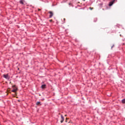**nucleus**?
I'll return each mask as SVG.
<instances>
[{
	"label": "nucleus",
	"mask_w": 125,
	"mask_h": 125,
	"mask_svg": "<svg viewBox=\"0 0 125 125\" xmlns=\"http://www.w3.org/2000/svg\"><path fill=\"white\" fill-rule=\"evenodd\" d=\"M114 46V45H113L112 46H111V48H113V47Z\"/></svg>",
	"instance_id": "f8f14e48"
},
{
	"label": "nucleus",
	"mask_w": 125,
	"mask_h": 125,
	"mask_svg": "<svg viewBox=\"0 0 125 125\" xmlns=\"http://www.w3.org/2000/svg\"><path fill=\"white\" fill-rule=\"evenodd\" d=\"M46 86V85L43 84L41 86L42 88H45V87Z\"/></svg>",
	"instance_id": "0eeeda50"
},
{
	"label": "nucleus",
	"mask_w": 125,
	"mask_h": 125,
	"mask_svg": "<svg viewBox=\"0 0 125 125\" xmlns=\"http://www.w3.org/2000/svg\"><path fill=\"white\" fill-rule=\"evenodd\" d=\"M38 10H39V11H40V10H41V9H39Z\"/></svg>",
	"instance_id": "dca6fc26"
},
{
	"label": "nucleus",
	"mask_w": 125,
	"mask_h": 125,
	"mask_svg": "<svg viewBox=\"0 0 125 125\" xmlns=\"http://www.w3.org/2000/svg\"><path fill=\"white\" fill-rule=\"evenodd\" d=\"M61 119L62 120L61 121V123H62L63 122H64V117H63V115H61Z\"/></svg>",
	"instance_id": "20e7f679"
},
{
	"label": "nucleus",
	"mask_w": 125,
	"mask_h": 125,
	"mask_svg": "<svg viewBox=\"0 0 125 125\" xmlns=\"http://www.w3.org/2000/svg\"><path fill=\"white\" fill-rule=\"evenodd\" d=\"M117 0H112L111 1L109 2V6H112L113 3H115V2H117Z\"/></svg>",
	"instance_id": "f257e3e1"
},
{
	"label": "nucleus",
	"mask_w": 125,
	"mask_h": 125,
	"mask_svg": "<svg viewBox=\"0 0 125 125\" xmlns=\"http://www.w3.org/2000/svg\"><path fill=\"white\" fill-rule=\"evenodd\" d=\"M49 13L50 14L49 18H52V16H53V12H52V11H49Z\"/></svg>",
	"instance_id": "7ed1b4c3"
},
{
	"label": "nucleus",
	"mask_w": 125,
	"mask_h": 125,
	"mask_svg": "<svg viewBox=\"0 0 125 125\" xmlns=\"http://www.w3.org/2000/svg\"><path fill=\"white\" fill-rule=\"evenodd\" d=\"M122 103H123V104H125V99L122 100Z\"/></svg>",
	"instance_id": "6e6552de"
},
{
	"label": "nucleus",
	"mask_w": 125,
	"mask_h": 125,
	"mask_svg": "<svg viewBox=\"0 0 125 125\" xmlns=\"http://www.w3.org/2000/svg\"><path fill=\"white\" fill-rule=\"evenodd\" d=\"M18 88H16L15 89H14L12 91V92H16L18 90Z\"/></svg>",
	"instance_id": "423d86ee"
},
{
	"label": "nucleus",
	"mask_w": 125,
	"mask_h": 125,
	"mask_svg": "<svg viewBox=\"0 0 125 125\" xmlns=\"http://www.w3.org/2000/svg\"><path fill=\"white\" fill-rule=\"evenodd\" d=\"M63 20H64V21H65L66 20V19H63Z\"/></svg>",
	"instance_id": "ddd939ff"
},
{
	"label": "nucleus",
	"mask_w": 125,
	"mask_h": 125,
	"mask_svg": "<svg viewBox=\"0 0 125 125\" xmlns=\"http://www.w3.org/2000/svg\"><path fill=\"white\" fill-rule=\"evenodd\" d=\"M70 4H71V3H69V5H70Z\"/></svg>",
	"instance_id": "4468645a"
},
{
	"label": "nucleus",
	"mask_w": 125,
	"mask_h": 125,
	"mask_svg": "<svg viewBox=\"0 0 125 125\" xmlns=\"http://www.w3.org/2000/svg\"><path fill=\"white\" fill-rule=\"evenodd\" d=\"M50 22H52V20H50Z\"/></svg>",
	"instance_id": "9b49d317"
},
{
	"label": "nucleus",
	"mask_w": 125,
	"mask_h": 125,
	"mask_svg": "<svg viewBox=\"0 0 125 125\" xmlns=\"http://www.w3.org/2000/svg\"><path fill=\"white\" fill-rule=\"evenodd\" d=\"M89 9H90V10H92V9H93V7H89Z\"/></svg>",
	"instance_id": "9d476101"
},
{
	"label": "nucleus",
	"mask_w": 125,
	"mask_h": 125,
	"mask_svg": "<svg viewBox=\"0 0 125 125\" xmlns=\"http://www.w3.org/2000/svg\"><path fill=\"white\" fill-rule=\"evenodd\" d=\"M36 104H37V105H41V102H37L36 103Z\"/></svg>",
	"instance_id": "1a4fd4ad"
},
{
	"label": "nucleus",
	"mask_w": 125,
	"mask_h": 125,
	"mask_svg": "<svg viewBox=\"0 0 125 125\" xmlns=\"http://www.w3.org/2000/svg\"><path fill=\"white\" fill-rule=\"evenodd\" d=\"M64 116H65V117H67V115H65Z\"/></svg>",
	"instance_id": "2eb2a0df"
},
{
	"label": "nucleus",
	"mask_w": 125,
	"mask_h": 125,
	"mask_svg": "<svg viewBox=\"0 0 125 125\" xmlns=\"http://www.w3.org/2000/svg\"><path fill=\"white\" fill-rule=\"evenodd\" d=\"M3 77L7 80H9V77L8 76V74H4L3 75Z\"/></svg>",
	"instance_id": "f03ea898"
},
{
	"label": "nucleus",
	"mask_w": 125,
	"mask_h": 125,
	"mask_svg": "<svg viewBox=\"0 0 125 125\" xmlns=\"http://www.w3.org/2000/svg\"><path fill=\"white\" fill-rule=\"evenodd\" d=\"M20 3L21 4H24V0H20Z\"/></svg>",
	"instance_id": "39448f33"
}]
</instances>
